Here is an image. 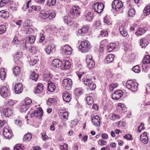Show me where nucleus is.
<instances>
[{"label": "nucleus", "instance_id": "nucleus-1", "mask_svg": "<svg viewBox=\"0 0 150 150\" xmlns=\"http://www.w3.org/2000/svg\"><path fill=\"white\" fill-rule=\"evenodd\" d=\"M69 16L71 18H76L79 16L81 13V10L79 6H74L69 11Z\"/></svg>", "mask_w": 150, "mask_h": 150}, {"label": "nucleus", "instance_id": "nucleus-2", "mask_svg": "<svg viewBox=\"0 0 150 150\" xmlns=\"http://www.w3.org/2000/svg\"><path fill=\"white\" fill-rule=\"evenodd\" d=\"M91 48L89 42L86 40L82 41L79 48L80 50L82 53H85L88 51Z\"/></svg>", "mask_w": 150, "mask_h": 150}, {"label": "nucleus", "instance_id": "nucleus-3", "mask_svg": "<svg viewBox=\"0 0 150 150\" xmlns=\"http://www.w3.org/2000/svg\"><path fill=\"white\" fill-rule=\"evenodd\" d=\"M138 84L131 80H128L126 83V87L133 92L136 91L138 88Z\"/></svg>", "mask_w": 150, "mask_h": 150}, {"label": "nucleus", "instance_id": "nucleus-4", "mask_svg": "<svg viewBox=\"0 0 150 150\" xmlns=\"http://www.w3.org/2000/svg\"><path fill=\"white\" fill-rule=\"evenodd\" d=\"M82 81L85 85L89 87L91 90H93L96 88V85L92 83L91 79L85 77L83 79Z\"/></svg>", "mask_w": 150, "mask_h": 150}, {"label": "nucleus", "instance_id": "nucleus-5", "mask_svg": "<svg viewBox=\"0 0 150 150\" xmlns=\"http://www.w3.org/2000/svg\"><path fill=\"white\" fill-rule=\"evenodd\" d=\"M28 45L29 44L26 42V41L21 43V46L24 50H29L33 54L36 53L37 50V47H32Z\"/></svg>", "mask_w": 150, "mask_h": 150}, {"label": "nucleus", "instance_id": "nucleus-6", "mask_svg": "<svg viewBox=\"0 0 150 150\" xmlns=\"http://www.w3.org/2000/svg\"><path fill=\"white\" fill-rule=\"evenodd\" d=\"M104 8V5L101 2L95 3L93 6V9L98 13H101L103 10Z\"/></svg>", "mask_w": 150, "mask_h": 150}, {"label": "nucleus", "instance_id": "nucleus-7", "mask_svg": "<svg viewBox=\"0 0 150 150\" xmlns=\"http://www.w3.org/2000/svg\"><path fill=\"white\" fill-rule=\"evenodd\" d=\"M112 8L117 11L122 8L123 6V4L121 1L118 0H114L112 4Z\"/></svg>", "mask_w": 150, "mask_h": 150}, {"label": "nucleus", "instance_id": "nucleus-8", "mask_svg": "<svg viewBox=\"0 0 150 150\" xmlns=\"http://www.w3.org/2000/svg\"><path fill=\"white\" fill-rule=\"evenodd\" d=\"M62 84L63 86L67 90H70L72 87V81L70 79H66L63 80Z\"/></svg>", "mask_w": 150, "mask_h": 150}, {"label": "nucleus", "instance_id": "nucleus-9", "mask_svg": "<svg viewBox=\"0 0 150 150\" xmlns=\"http://www.w3.org/2000/svg\"><path fill=\"white\" fill-rule=\"evenodd\" d=\"M86 63L89 69H92L95 65V63L92 59V56L91 55H88L86 56Z\"/></svg>", "mask_w": 150, "mask_h": 150}, {"label": "nucleus", "instance_id": "nucleus-10", "mask_svg": "<svg viewBox=\"0 0 150 150\" xmlns=\"http://www.w3.org/2000/svg\"><path fill=\"white\" fill-rule=\"evenodd\" d=\"M0 93L3 98H6L10 95L9 90L8 87L3 86L1 88Z\"/></svg>", "mask_w": 150, "mask_h": 150}, {"label": "nucleus", "instance_id": "nucleus-11", "mask_svg": "<svg viewBox=\"0 0 150 150\" xmlns=\"http://www.w3.org/2000/svg\"><path fill=\"white\" fill-rule=\"evenodd\" d=\"M3 134L6 139H9L11 137L12 132L9 126H6L4 128Z\"/></svg>", "mask_w": 150, "mask_h": 150}, {"label": "nucleus", "instance_id": "nucleus-12", "mask_svg": "<svg viewBox=\"0 0 150 150\" xmlns=\"http://www.w3.org/2000/svg\"><path fill=\"white\" fill-rule=\"evenodd\" d=\"M122 95V91L121 90H118L112 94V98L113 99L117 100L120 98Z\"/></svg>", "mask_w": 150, "mask_h": 150}, {"label": "nucleus", "instance_id": "nucleus-13", "mask_svg": "<svg viewBox=\"0 0 150 150\" xmlns=\"http://www.w3.org/2000/svg\"><path fill=\"white\" fill-rule=\"evenodd\" d=\"M43 114V111L41 108H39V109L35 110L32 113L30 114V117H32L35 116L36 117H38L39 118H41Z\"/></svg>", "mask_w": 150, "mask_h": 150}, {"label": "nucleus", "instance_id": "nucleus-14", "mask_svg": "<svg viewBox=\"0 0 150 150\" xmlns=\"http://www.w3.org/2000/svg\"><path fill=\"white\" fill-rule=\"evenodd\" d=\"M62 52L66 55L70 54L72 52L71 47L68 45L64 46L62 48Z\"/></svg>", "mask_w": 150, "mask_h": 150}, {"label": "nucleus", "instance_id": "nucleus-15", "mask_svg": "<svg viewBox=\"0 0 150 150\" xmlns=\"http://www.w3.org/2000/svg\"><path fill=\"white\" fill-rule=\"evenodd\" d=\"M62 62L59 59H55L53 60L52 62V65L54 67L57 68L62 67Z\"/></svg>", "mask_w": 150, "mask_h": 150}, {"label": "nucleus", "instance_id": "nucleus-16", "mask_svg": "<svg viewBox=\"0 0 150 150\" xmlns=\"http://www.w3.org/2000/svg\"><path fill=\"white\" fill-rule=\"evenodd\" d=\"M14 90L16 93L17 94L21 93L23 90L22 84L21 83L16 84L15 86Z\"/></svg>", "mask_w": 150, "mask_h": 150}, {"label": "nucleus", "instance_id": "nucleus-17", "mask_svg": "<svg viewBox=\"0 0 150 150\" xmlns=\"http://www.w3.org/2000/svg\"><path fill=\"white\" fill-rule=\"evenodd\" d=\"M59 114L60 117L63 120H66L68 119V114L67 112L61 110H59Z\"/></svg>", "mask_w": 150, "mask_h": 150}, {"label": "nucleus", "instance_id": "nucleus-18", "mask_svg": "<svg viewBox=\"0 0 150 150\" xmlns=\"http://www.w3.org/2000/svg\"><path fill=\"white\" fill-rule=\"evenodd\" d=\"M64 100L66 102H69L71 99V95L67 91H64L63 94Z\"/></svg>", "mask_w": 150, "mask_h": 150}, {"label": "nucleus", "instance_id": "nucleus-19", "mask_svg": "<svg viewBox=\"0 0 150 150\" xmlns=\"http://www.w3.org/2000/svg\"><path fill=\"white\" fill-rule=\"evenodd\" d=\"M91 121L93 124L96 126H98L100 124V119L97 115L94 116L91 118Z\"/></svg>", "mask_w": 150, "mask_h": 150}, {"label": "nucleus", "instance_id": "nucleus-20", "mask_svg": "<svg viewBox=\"0 0 150 150\" xmlns=\"http://www.w3.org/2000/svg\"><path fill=\"white\" fill-rule=\"evenodd\" d=\"M55 50V46L54 44L48 46L45 49L46 52L49 54H51L54 52Z\"/></svg>", "mask_w": 150, "mask_h": 150}, {"label": "nucleus", "instance_id": "nucleus-21", "mask_svg": "<svg viewBox=\"0 0 150 150\" xmlns=\"http://www.w3.org/2000/svg\"><path fill=\"white\" fill-rule=\"evenodd\" d=\"M148 37H145L142 38L140 41V45L142 48L145 47L148 44Z\"/></svg>", "mask_w": 150, "mask_h": 150}, {"label": "nucleus", "instance_id": "nucleus-22", "mask_svg": "<svg viewBox=\"0 0 150 150\" xmlns=\"http://www.w3.org/2000/svg\"><path fill=\"white\" fill-rule=\"evenodd\" d=\"M48 89L49 91L50 92L54 91L55 89L56 86L54 83L50 81H48Z\"/></svg>", "mask_w": 150, "mask_h": 150}, {"label": "nucleus", "instance_id": "nucleus-23", "mask_svg": "<svg viewBox=\"0 0 150 150\" xmlns=\"http://www.w3.org/2000/svg\"><path fill=\"white\" fill-rule=\"evenodd\" d=\"M3 113L4 115L7 117L10 116L13 114L12 111L8 108H4L3 110Z\"/></svg>", "mask_w": 150, "mask_h": 150}, {"label": "nucleus", "instance_id": "nucleus-24", "mask_svg": "<svg viewBox=\"0 0 150 150\" xmlns=\"http://www.w3.org/2000/svg\"><path fill=\"white\" fill-rule=\"evenodd\" d=\"M140 139L141 141L143 143L146 144L148 143V138L146 132H144L141 135Z\"/></svg>", "mask_w": 150, "mask_h": 150}, {"label": "nucleus", "instance_id": "nucleus-25", "mask_svg": "<svg viewBox=\"0 0 150 150\" xmlns=\"http://www.w3.org/2000/svg\"><path fill=\"white\" fill-rule=\"evenodd\" d=\"M114 57V55L113 54H111L108 55L104 60L106 64L112 62L113 61Z\"/></svg>", "mask_w": 150, "mask_h": 150}, {"label": "nucleus", "instance_id": "nucleus-26", "mask_svg": "<svg viewBox=\"0 0 150 150\" xmlns=\"http://www.w3.org/2000/svg\"><path fill=\"white\" fill-rule=\"evenodd\" d=\"M43 91V85L41 83H39L35 90V94H38L42 93Z\"/></svg>", "mask_w": 150, "mask_h": 150}, {"label": "nucleus", "instance_id": "nucleus-27", "mask_svg": "<svg viewBox=\"0 0 150 150\" xmlns=\"http://www.w3.org/2000/svg\"><path fill=\"white\" fill-rule=\"evenodd\" d=\"M35 39L36 37L35 36L30 35L28 37H26V40H25V41L24 40L23 42L26 41L28 42L30 44H33L34 43Z\"/></svg>", "mask_w": 150, "mask_h": 150}, {"label": "nucleus", "instance_id": "nucleus-28", "mask_svg": "<svg viewBox=\"0 0 150 150\" xmlns=\"http://www.w3.org/2000/svg\"><path fill=\"white\" fill-rule=\"evenodd\" d=\"M84 16L87 21H91L93 18V14L91 12H88L85 14Z\"/></svg>", "mask_w": 150, "mask_h": 150}, {"label": "nucleus", "instance_id": "nucleus-29", "mask_svg": "<svg viewBox=\"0 0 150 150\" xmlns=\"http://www.w3.org/2000/svg\"><path fill=\"white\" fill-rule=\"evenodd\" d=\"M22 55L21 52L18 51L14 54L13 56L14 59L15 61H17L20 59Z\"/></svg>", "mask_w": 150, "mask_h": 150}, {"label": "nucleus", "instance_id": "nucleus-30", "mask_svg": "<svg viewBox=\"0 0 150 150\" xmlns=\"http://www.w3.org/2000/svg\"><path fill=\"white\" fill-rule=\"evenodd\" d=\"M119 30L121 35L123 37H126L128 35V32L126 29V28L124 27L121 26L119 28Z\"/></svg>", "mask_w": 150, "mask_h": 150}, {"label": "nucleus", "instance_id": "nucleus-31", "mask_svg": "<svg viewBox=\"0 0 150 150\" xmlns=\"http://www.w3.org/2000/svg\"><path fill=\"white\" fill-rule=\"evenodd\" d=\"M64 64L63 65L62 64V67L61 69H67L70 68L71 67V64L69 61L65 60L64 61Z\"/></svg>", "mask_w": 150, "mask_h": 150}, {"label": "nucleus", "instance_id": "nucleus-32", "mask_svg": "<svg viewBox=\"0 0 150 150\" xmlns=\"http://www.w3.org/2000/svg\"><path fill=\"white\" fill-rule=\"evenodd\" d=\"M9 16V13L8 11L2 10L0 11V17L4 18H7Z\"/></svg>", "mask_w": 150, "mask_h": 150}, {"label": "nucleus", "instance_id": "nucleus-33", "mask_svg": "<svg viewBox=\"0 0 150 150\" xmlns=\"http://www.w3.org/2000/svg\"><path fill=\"white\" fill-rule=\"evenodd\" d=\"M142 63L144 65H142L143 67L146 64H150V55H146L142 60Z\"/></svg>", "mask_w": 150, "mask_h": 150}, {"label": "nucleus", "instance_id": "nucleus-34", "mask_svg": "<svg viewBox=\"0 0 150 150\" xmlns=\"http://www.w3.org/2000/svg\"><path fill=\"white\" fill-rule=\"evenodd\" d=\"M145 32V28H140L137 30L135 34L138 36H141L144 34Z\"/></svg>", "mask_w": 150, "mask_h": 150}, {"label": "nucleus", "instance_id": "nucleus-35", "mask_svg": "<svg viewBox=\"0 0 150 150\" xmlns=\"http://www.w3.org/2000/svg\"><path fill=\"white\" fill-rule=\"evenodd\" d=\"M23 31L25 33L27 34H33L34 32L33 29L31 28V27H25Z\"/></svg>", "mask_w": 150, "mask_h": 150}, {"label": "nucleus", "instance_id": "nucleus-36", "mask_svg": "<svg viewBox=\"0 0 150 150\" xmlns=\"http://www.w3.org/2000/svg\"><path fill=\"white\" fill-rule=\"evenodd\" d=\"M38 74L36 73L35 71H33L30 76V78L33 80L36 81L38 79Z\"/></svg>", "mask_w": 150, "mask_h": 150}, {"label": "nucleus", "instance_id": "nucleus-37", "mask_svg": "<svg viewBox=\"0 0 150 150\" xmlns=\"http://www.w3.org/2000/svg\"><path fill=\"white\" fill-rule=\"evenodd\" d=\"M116 45L114 43H110L108 46V51L110 52L113 50L115 48Z\"/></svg>", "mask_w": 150, "mask_h": 150}, {"label": "nucleus", "instance_id": "nucleus-38", "mask_svg": "<svg viewBox=\"0 0 150 150\" xmlns=\"http://www.w3.org/2000/svg\"><path fill=\"white\" fill-rule=\"evenodd\" d=\"M83 93V90L81 88H76L74 90V93L76 96H80Z\"/></svg>", "mask_w": 150, "mask_h": 150}, {"label": "nucleus", "instance_id": "nucleus-39", "mask_svg": "<svg viewBox=\"0 0 150 150\" xmlns=\"http://www.w3.org/2000/svg\"><path fill=\"white\" fill-rule=\"evenodd\" d=\"M143 12L144 15L145 16L150 14V6H147L145 7Z\"/></svg>", "mask_w": 150, "mask_h": 150}, {"label": "nucleus", "instance_id": "nucleus-40", "mask_svg": "<svg viewBox=\"0 0 150 150\" xmlns=\"http://www.w3.org/2000/svg\"><path fill=\"white\" fill-rule=\"evenodd\" d=\"M0 76L2 80H4L6 76V72L4 68H1L0 72Z\"/></svg>", "mask_w": 150, "mask_h": 150}, {"label": "nucleus", "instance_id": "nucleus-41", "mask_svg": "<svg viewBox=\"0 0 150 150\" xmlns=\"http://www.w3.org/2000/svg\"><path fill=\"white\" fill-rule=\"evenodd\" d=\"M29 106H28L23 103L21 104V110L22 112H25L28 108Z\"/></svg>", "mask_w": 150, "mask_h": 150}, {"label": "nucleus", "instance_id": "nucleus-42", "mask_svg": "<svg viewBox=\"0 0 150 150\" xmlns=\"http://www.w3.org/2000/svg\"><path fill=\"white\" fill-rule=\"evenodd\" d=\"M13 73L15 75H19L21 72L20 67L17 66L15 67L13 69Z\"/></svg>", "mask_w": 150, "mask_h": 150}, {"label": "nucleus", "instance_id": "nucleus-43", "mask_svg": "<svg viewBox=\"0 0 150 150\" xmlns=\"http://www.w3.org/2000/svg\"><path fill=\"white\" fill-rule=\"evenodd\" d=\"M86 100L87 104L88 105H91L93 103V100L91 96H88L86 98Z\"/></svg>", "mask_w": 150, "mask_h": 150}, {"label": "nucleus", "instance_id": "nucleus-44", "mask_svg": "<svg viewBox=\"0 0 150 150\" xmlns=\"http://www.w3.org/2000/svg\"><path fill=\"white\" fill-rule=\"evenodd\" d=\"M14 149V150H24V147L22 145L18 144L15 146Z\"/></svg>", "mask_w": 150, "mask_h": 150}, {"label": "nucleus", "instance_id": "nucleus-45", "mask_svg": "<svg viewBox=\"0 0 150 150\" xmlns=\"http://www.w3.org/2000/svg\"><path fill=\"white\" fill-rule=\"evenodd\" d=\"M118 86L117 83H112L110 85L109 87V90L110 91H112L114 89L116 88Z\"/></svg>", "mask_w": 150, "mask_h": 150}, {"label": "nucleus", "instance_id": "nucleus-46", "mask_svg": "<svg viewBox=\"0 0 150 150\" xmlns=\"http://www.w3.org/2000/svg\"><path fill=\"white\" fill-rule=\"evenodd\" d=\"M31 21L28 19L25 21L23 25L24 28L31 27Z\"/></svg>", "mask_w": 150, "mask_h": 150}, {"label": "nucleus", "instance_id": "nucleus-47", "mask_svg": "<svg viewBox=\"0 0 150 150\" xmlns=\"http://www.w3.org/2000/svg\"><path fill=\"white\" fill-rule=\"evenodd\" d=\"M135 13V10L134 9L131 8L128 11V16L131 17H133L134 16Z\"/></svg>", "mask_w": 150, "mask_h": 150}, {"label": "nucleus", "instance_id": "nucleus-48", "mask_svg": "<svg viewBox=\"0 0 150 150\" xmlns=\"http://www.w3.org/2000/svg\"><path fill=\"white\" fill-rule=\"evenodd\" d=\"M110 119L112 120H115L117 119H119L120 116L117 115L115 114H111L110 115Z\"/></svg>", "mask_w": 150, "mask_h": 150}, {"label": "nucleus", "instance_id": "nucleus-49", "mask_svg": "<svg viewBox=\"0 0 150 150\" xmlns=\"http://www.w3.org/2000/svg\"><path fill=\"white\" fill-rule=\"evenodd\" d=\"M32 138V135L30 133H28L25 134L23 138V141H26L27 140H29L31 139Z\"/></svg>", "mask_w": 150, "mask_h": 150}, {"label": "nucleus", "instance_id": "nucleus-50", "mask_svg": "<svg viewBox=\"0 0 150 150\" xmlns=\"http://www.w3.org/2000/svg\"><path fill=\"white\" fill-rule=\"evenodd\" d=\"M56 3V0H47V5L49 6L54 5Z\"/></svg>", "mask_w": 150, "mask_h": 150}, {"label": "nucleus", "instance_id": "nucleus-51", "mask_svg": "<svg viewBox=\"0 0 150 150\" xmlns=\"http://www.w3.org/2000/svg\"><path fill=\"white\" fill-rule=\"evenodd\" d=\"M6 30L5 25H0V34H2L5 33Z\"/></svg>", "mask_w": 150, "mask_h": 150}, {"label": "nucleus", "instance_id": "nucleus-52", "mask_svg": "<svg viewBox=\"0 0 150 150\" xmlns=\"http://www.w3.org/2000/svg\"><path fill=\"white\" fill-rule=\"evenodd\" d=\"M20 43V41L18 40L17 37H15L14 38L12 42V44L13 45H16L19 44Z\"/></svg>", "mask_w": 150, "mask_h": 150}, {"label": "nucleus", "instance_id": "nucleus-53", "mask_svg": "<svg viewBox=\"0 0 150 150\" xmlns=\"http://www.w3.org/2000/svg\"><path fill=\"white\" fill-rule=\"evenodd\" d=\"M49 15V13L46 12L43 13H41L40 14V16L43 19H46L47 18H48Z\"/></svg>", "mask_w": 150, "mask_h": 150}, {"label": "nucleus", "instance_id": "nucleus-54", "mask_svg": "<svg viewBox=\"0 0 150 150\" xmlns=\"http://www.w3.org/2000/svg\"><path fill=\"white\" fill-rule=\"evenodd\" d=\"M23 103L28 106H29V105L32 103V100L29 98H27L25 99V101Z\"/></svg>", "mask_w": 150, "mask_h": 150}, {"label": "nucleus", "instance_id": "nucleus-55", "mask_svg": "<svg viewBox=\"0 0 150 150\" xmlns=\"http://www.w3.org/2000/svg\"><path fill=\"white\" fill-rule=\"evenodd\" d=\"M132 70L136 73H139L140 71L139 67L138 65H136L134 67L132 68Z\"/></svg>", "mask_w": 150, "mask_h": 150}, {"label": "nucleus", "instance_id": "nucleus-56", "mask_svg": "<svg viewBox=\"0 0 150 150\" xmlns=\"http://www.w3.org/2000/svg\"><path fill=\"white\" fill-rule=\"evenodd\" d=\"M10 2L9 0H1L0 2V6L2 7Z\"/></svg>", "mask_w": 150, "mask_h": 150}, {"label": "nucleus", "instance_id": "nucleus-57", "mask_svg": "<svg viewBox=\"0 0 150 150\" xmlns=\"http://www.w3.org/2000/svg\"><path fill=\"white\" fill-rule=\"evenodd\" d=\"M98 144L100 145L105 146L107 145V142L102 139L99 140L98 142Z\"/></svg>", "mask_w": 150, "mask_h": 150}, {"label": "nucleus", "instance_id": "nucleus-58", "mask_svg": "<svg viewBox=\"0 0 150 150\" xmlns=\"http://www.w3.org/2000/svg\"><path fill=\"white\" fill-rule=\"evenodd\" d=\"M60 150H68V145L67 144H64L63 145H61L60 146Z\"/></svg>", "mask_w": 150, "mask_h": 150}, {"label": "nucleus", "instance_id": "nucleus-59", "mask_svg": "<svg viewBox=\"0 0 150 150\" xmlns=\"http://www.w3.org/2000/svg\"><path fill=\"white\" fill-rule=\"evenodd\" d=\"M31 8L35 11H39L41 9V7L37 6H32L31 7Z\"/></svg>", "mask_w": 150, "mask_h": 150}, {"label": "nucleus", "instance_id": "nucleus-60", "mask_svg": "<svg viewBox=\"0 0 150 150\" xmlns=\"http://www.w3.org/2000/svg\"><path fill=\"white\" fill-rule=\"evenodd\" d=\"M56 124V123L54 121H53L52 124L51 125L50 127V129L52 131H54L55 129V125Z\"/></svg>", "mask_w": 150, "mask_h": 150}, {"label": "nucleus", "instance_id": "nucleus-61", "mask_svg": "<svg viewBox=\"0 0 150 150\" xmlns=\"http://www.w3.org/2000/svg\"><path fill=\"white\" fill-rule=\"evenodd\" d=\"M48 18L50 19L54 18L55 16V13L54 12H52L51 13H49Z\"/></svg>", "mask_w": 150, "mask_h": 150}, {"label": "nucleus", "instance_id": "nucleus-62", "mask_svg": "<svg viewBox=\"0 0 150 150\" xmlns=\"http://www.w3.org/2000/svg\"><path fill=\"white\" fill-rule=\"evenodd\" d=\"M144 123H141L137 131L138 132H140L142 130L144 129Z\"/></svg>", "mask_w": 150, "mask_h": 150}, {"label": "nucleus", "instance_id": "nucleus-63", "mask_svg": "<svg viewBox=\"0 0 150 150\" xmlns=\"http://www.w3.org/2000/svg\"><path fill=\"white\" fill-rule=\"evenodd\" d=\"M37 62V61L36 60H35L33 59L30 60L29 62V63L30 65L33 66Z\"/></svg>", "mask_w": 150, "mask_h": 150}, {"label": "nucleus", "instance_id": "nucleus-64", "mask_svg": "<svg viewBox=\"0 0 150 150\" xmlns=\"http://www.w3.org/2000/svg\"><path fill=\"white\" fill-rule=\"evenodd\" d=\"M124 138L128 140H132V136L129 134H128L125 135L124 136Z\"/></svg>", "mask_w": 150, "mask_h": 150}]
</instances>
